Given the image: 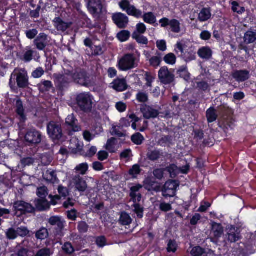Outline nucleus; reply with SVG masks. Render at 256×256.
Segmentation results:
<instances>
[{"label": "nucleus", "instance_id": "1", "mask_svg": "<svg viewBox=\"0 0 256 256\" xmlns=\"http://www.w3.org/2000/svg\"><path fill=\"white\" fill-rule=\"evenodd\" d=\"M76 101L82 110L85 112L91 110L92 106V98L88 93H82L78 94L76 98Z\"/></svg>", "mask_w": 256, "mask_h": 256}, {"label": "nucleus", "instance_id": "2", "mask_svg": "<svg viewBox=\"0 0 256 256\" xmlns=\"http://www.w3.org/2000/svg\"><path fill=\"white\" fill-rule=\"evenodd\" d=\"M16 78L17 84L20 88H24L28 85V77L26 70L24 69L15 70L12 74L11 78ZM12 79L10 80V84Z\"/></svg>", "mask_w": 256, "mask_h": 256}, {"label": "nucleus", "instance_id": "3", "mask_svg": "<svg viewBox=\"0 0 256 256\" xmlns=\"http://www.w3.org/2000/svg\"><path fill=\"white\" fill-rule=\"evenodd\" d=\"M179 186L176 180L167 181L161 190L162 196L166 198H172L176 195V188Z\"/></svg>", "mask_w": 256, "mask_h": 256}, {"label": "nucleus", "instance_id": "4", "mask_svg": "<svg viewBox=\"0 0 256 256\" xmlns=\"http://www.w3.org/2000/svg\"><path fill=\"white\" fill-rule=\"evenodd\" d=\"M158 76L160 82L165 85L173 84L175 80L174 74L170 72L166 66H163L160 68Z\"/></svg>", "mask_w": 256, "mask_h": 256}, {"label": "nucleus", "instance_id": "5", "mask_svg": "<svg viewBox=\"0 0 256 256\" xmlns=\"http://www.w3.org/2000/svg\"><path fill=\"white\" fill-rule=\"evenodd\" d=\"M136 58L134 54H127L118 62V66L122 70L126 71L135 67Z\"/></svg>", "mask_w": 256, "mask_h": 256}, {"label": "nucleus", "instance_id": "6", "mask_svg": "<svg viewBox=\"0 0 256 256\" xmlns=\"http://www.w3.org/2000/svg\"><path fill=\"white\" fill-rule=\"evenodd\" d=\"M24 140L30 144H37L42 141V134L36 129H28L24 136Z\"/></svg>", "mask_w": 256, "mask_h": 256}, {"label": "nucleus", "instance_id": "7", "mask_svg": "<svg viewBox=\"0 0 256 256\" xmlns=\"http://www.w3.org/2000/svg\"><path fill=\"white\" fill-rule=\"evenodd\" d=\"M160 23L162 28H167L169 26L168 30L172 32L178 34L180 32V24L176 19L170 20L168 18H164L160 20Z\"/></svg>", "mask_w": 256, "mask_h": 256}, {"label": "nucleus", "instance_id": "8", "mask_svg": "<svg viewBox=\"0 0 256 256\" xmlns=\"http://www.w3.org/2000/svg\"><path fill=\"white\" fill-rule=\"evenodd\" d=\"M13 208L16 214L18 215V216L26 212H32L34 211V208L31 204L23 201L15 202L14 204Z\"/></svg>", "mask_w": 256, "mask_h": 256}, {"label": "nucleus", "instance_id": "9", "mask_svg": "<svg viewBox=\"0 0 256 256\" xmlns=\"http://www.w3.org/2000/svg\"><path fill=\"white\" fill-rule=\"evenodd\" d=\"M48 136L52 140H59L62 136V130L60 125L54 122H50L47 126Z\"/></svg>", "mask_w": 256, "mask_h": 256}, {"label": "nucleus", "instance_id": "10", "mask_svg": "<svg viewBox=\"0 0 256 256\" xmlns=\"http://www.w3.org/2000/svg\"><path fill=\"white\" fill-rule=\"evenodd\" d=\"M140 111L143 115L144 118L150 120L157 118L160 112L158 110L154 108L152 106L146 104H142L140 106Z\"/></svg>", "mask_w": 256, "mask_h": 256}, {"label": "nucleus", "instance_id": "11", "mask_svg": "<svg viewBox=\"0 0 256 256\" xmlns=\"http://www.w3.org/2000/svg\"><path fill=\"white\" fill-rule=\"evenodd\" d=\"M88 8L94 17L98 18L102 12V6L100 0H89Z\"/></svg>", "mask_w": 256, "mask_h": 256}, {"label": "nucleus", "instance_id": "12", "mask_svg": "<svg viewBox=\"0 0 256 256\" xmlns=\"http://www.w3.org/2000/svg\"><path fill=\"white\" fill-rule=\"evenodd\" d=\"M71 184L80 192H84L88 188L86 181L80 175H76L72 178Z\"/></svg>", "mask_w": 256, "mask_h": 256}, {"label": "nucleus", "instance_id": "13", "mask_svg": "<svg viewBox=\"0 0 256 256\" xmlns=\"http://www.w3.org/2000/svg\"><path fill=\"white\" fill-rule=\"evenodd\" d=\"M113 21L119 28H124L127 26L129 20L126 14L118 12L113 14Z\"/></svg>", "mask_w": 256, "mask_h": 256}, {"label": "nucleus", "instance_id": "14", "mask_svg": "<svg viewBox=\"0 0 256 256\" xmlns=\"http://www.w3.org/2000/svg\"><path fill=\"white\" fill-rule=\"evenodd\" d=\"M231 76L238 82H242L248 80L250 78V72L246 70H234L232 72Z\"/></svg>", "mask_w": 256, "mask_h": 256}, {"label": "nucleus", "instance_id": "15", "mask_svg": "<svg viewBox=\"0 0 256 256\" xmlns=\"http://www.w3.org/2000/svg\"><path fill=\"white\" fill-rule=\"evenodd\" d=\"M48 42V36L44 33H40L34 41V45L40 50H43Z\"/></svg>", "mask_w": 256, "mask_h": 256}, {"label": "nucleus", "instance_id": "16", "mask_svg": "<svg viewBox=\"0 0 256 256\" xmlns=\"http://www.w3.org/2000/svg\"><path fill=\"white\" fill-rule=\"evenodd\" d=\"M224 233V228L220 224L214 222L212 226L210 235L212 242H216Z\"/></svg>", "mask_w": 256, "mask_h": 256}, {"label": "nucleus", "instance_id": "17", "mask_svg": "<svg viewBox=\"0 0 256 256\" xmlns=\"http://www.w3.org/2000/svg\"><path fill=\"white\" fill-rule=\"evenodd\" d=\"M54 28L60 32H64L70 28L72 22H66L60 18H56L53 20Z\"/></svg>", "mask_w": 256, "mask_h": 256}, {"label": "nucleus", "instance_id": "18", "mask_svg": "<svg viewBox=\"0 0 256 256\" xmlns=\"http://www.w3.org/2000/svg\"><path fill=\"white\" fill-rule=\"evenodd\" d=\"M226 235L228 240L230 242H234L240 239V232L235 227L230 226L226 230Z\"/></svg>", "mask_w": 256, "mask_h": 256}, {"label": "nucleus", "instance_id": "19", "mask_svg": "<svg viewBox=\"0 0 256 256\" xmlns=\"http://www.w3.org/2000/svg\"><path fill=\"white\" fill-rule=\"evenodd\" d=\"M83 146V142L76 138H72L70 142L69 148L73 153L77 154L80 152L82 150Z\"/></svg>", "mask_w": 256, "mask_h": 256}, {"label": "nucleus", "instance_id": "20", "mask_svg": "<svg viewBox=\"0 0 256 256\" xmlns=\"http://www.w3.org/2000/svg\"><path fill=\"white\" fill-rule=\"evenodd\" d=\"M66 124L74 132L80 130V126L78 124V120L73 114H70L67 116L66 119Z\"/></svg>", "mask_w": 256, "mask_h": 256}, {"label": "nucleus", "instance_id": "21", "mask_svg": "<svg viewBox=\"0 0 256 256\" xmlns=\"http://www.w3.org/2000/svg\"><path fill=\"white\" fill-rule=\"evenodd\" d=\"M142 188L140 184H136L130 188V196L134 203L138 202L141 200L142 196L139 190Z\"/></svg>", "mask_w": 256, "mask_h": 256}, {"label": "nucleus", "instance_id": "22", "mask_svg": "<svg viewBox=\"0 0 256 256\" xmlns=\"http://www.w3.org/2000/svg\"><path fill=\"white\" fill-rule=\"evenodd\" d=\"M212 51L208 46H204L200 48L198 52V54L201 58L205 60H210L212 56Z\"/></svg>", "mask_w": 256, "mask_h": 256}, {"label": "nucleus", "instance_id": "23", "mask_svg": "<svg viewBox=\"0 0 256 256\" xmlns=\"http://www.w3.org/2000/svg\"><path fill=\"white\" fill-rule=\"evenodd\" d=\"M212 10L210 8H202L198 14V20L200 22H205L210 19Z\"/></svg>", "mask_w": 256, "mask_h": 256}, {"label": "nucleus", "instance_id": "24", "mask_svg": "<svg viewBox=\"0 0 256 256\" xmlns=\"http://www.w3.org/2000/svg\"><path fill=\"white\" fill-rule=\"evenodd\" d=\"M36 51L32 50L30 47H26L24 51L22 60L25 62H30L32 60L33 56H36L38 58H40Z\"/></svg>", "mask_w": 256, "mask_h": 256}, {"label": "nucleus", "instance_id": "25", "mask_svg": "<svg viewBox=\"0 0 256 256\" xmlns=\"http://www.w3.org/2000/svg\"><path fill=\"white\" fill-rule=\"evenodd\" d=\"M128 88L126 80L124 78H118L113 82V88L118 92H122Z\"/></svg>", "mask_w": 256, "mask_h": 256}, {"label": "nucleus", "instance_id": "26", "mask_svg": "<svg viewBox=\"0 0 256 256\" xmlns=\"http://www.w3.org/2000/svg\"><path fill=\"white\" fill-rule=\"evenodd\" d=\"M48 222L52 226H56L60 230L63 228L64 222L60 217L52 216L50 218ZM58 234L60 235V236H62L64 233L62 231H60Z\"/></svg>", "mask_w": 256, "mask_h": 256}, {"label": "nucleus", "instance_id": "27", "mask_svg": "<svg viewBox=\"0 0 256 256\" xmlns=\"http://www.w3.org/2000/svg\"><path fill=\"white\" fill-rule=\"evenodd\" d=\"M16 111L21 122H24L26 120V116L21 100H17L16 104Z\"/></svg>", "mask_w": 256, "mask_h": 256}, {"label": "nucleus", "instance_id": "28", "mask_svg": "<svg viewBox=\"0 0 256 256\" xmlns=\"http://www.w3.org/2000/svg\"><path fill=\"white\" fill-rule=\"evenodd\" d=\"M43 178L47 182L53 184L58 182V179L56 176L55 172L50 170H47L44 172Z\"/></svg>", "mask_w": 256, "mask_h": 256}, {"label": "nucleus", "instance_id": "29", "mask_svg": "<svg viewBox=\"0 0 256 256\" xmlns=\"http://www.w3.org/2000/svg\"><path fill=\"white\" fill-rule=\"evenodd\" d=\"M162 156L163 153L158 150H149L146 154L147 158L152 161L157 160Z\"/></svg>", "mask_w": 256, "mask_h": 256}, {"label": "nucleus", "instance_id": "30", "mask_svg": "<svg viewBox=\"0 0 256 256\" xmlns=\"http://www.w3.org/2000/svg\"><path fill=\"white\" fill-rule=\"evenodd\" d=\"M36 206L38 210L43 211L50 208V204L46 199H38L36 201Z\"/></svg>", "mask_w": 256, "mask_h": 256}, {"label": "nucleus", "instance_id": "31", "mask_svg": "<svg viewBox=\"0 0 256 256\" xmlns=\"http://www.w3.org/2000/svg\"><path fill=\"white\" fill-rule=\"evenodd\" d=\"M206 117L208 123H212L216 120L218 114L216 110L213 107H210L206 110Z\"/></svg>", "mask_w": 256, "mask_h": 256}, {"label": "nucleus", "instance_id": "32", "mask_svg": "<svg viewBox=\"0 0 256 256\" xmlns=\"http://www.w3.org/2000/svg\"><path fill=\"white\" fill-rule=\"evenodd\" d=\"M22 245L26 248H20L17 252L18 256H27L29 251L28 248L30 246V242L28 240H24L22 242Z\"/></svg>", "mask_w": 256, "mask_h": 256}, {"label": "nucleus", "instance_id": "33", "mask_svg": "<svg viewBox=\"0 0 256 256\" xmlns=\"http://www.w3.org/2000/svg\"><path fill=\"white\" fill-rule=\"evenodd\" d=\"M244 42L246 44H250L256 40V33L252 31L246 32L244 37Z\"/></svg>", "mask_w": 256, "mask_h": 256}, {"label": "nucleus", "instance_id": "34", "mask_svg": "<svg viewBox=\"0 0 256 256\" xmlns=\"http://www.w3.org/2000/svg\"><path fill=\"white\" fill-rule=\"evenodd\" d=\"M132 219L126 212H122L120 214L119 220L120 223L123 226H128L132 223Z\"/></svg>", "mask_w": 256, "mask_h": 256}, {"label": "nucleus", "instance_id": "35", "mask_svg": "<svg viewBox=\"0 0 256 256\" xmlns=\"http://www.w3.org/2000/svg\"><path fill=\"white\" fill-rule=\"evenodd\" d=\"M126 13L129 16H132L136 18H140L142 16V12L136 8L132 5L128 8L126 10Z\"/></svg>", "mask_w": 256, "mask_h": 256}, {"label": "nucleus", "instance_id": "36", "mask_svg": "<svg viewBox=\"0 0 256 256\" xmlns=\"http://www.w3.org/2000/svg\"><path fill=\"white\" fill-rule=\"evenodd\" d=\"M130 33L129 31L123 30L120 32L116 34V38L121 42H124L128 40L130 38Z\"/></svg>", "mask_w": 256, "mask_h": 256}, {"label": "nucleus", "instance_id": "37", "mask_svg": "<svg viewBox=\"0 0 256 256\" xmlns=\"http://www.w3.org/2000/svg\"><path fill=\"white\" fill-rule=\"evenodd\" d=\"M52 84L50 81L44 80L42 81L38 84V88L40 92H44L48 91L52 88Z\"/></svg>", "mask_w": 256, "mask_h": 256}, {"label": "nucleus", "instance_id": "38", "mask_svg": "<svg viewBox=\"0 0 256 256\" xmlns=\"http://www.w3.org/2000/svg\"><path fill=\"white\" fill-rule=\"evenodd\" d=\"M144 22L150 24H154L156 22V18L152 12L146 13L142 16Z\"/></svg>", "mask_w": 256, "mask_h": 256}, {"label": "nucleus", "instance_id": "39", "mask_svg": "<svg viewBox=\"0 0 256 256\" xmlns=\"http://www.w3.org/2000/svg\"><path fill=\"white\" fill-rule=\"evenodd\" d=\"M132 36L138 44H147L148 43V40L146 37L138 34L136 32H134L132 34Z\"/></svg>", "mask_w": 256, "mask_h": 256}, {"label": "nucleus", "instance_id": "40", "mask_svg": "<svg viewBox=\"0 0 256 256\" xmlns=\"http://www.w3.org/2000/svg\"><path fill=\"white\" fill-rule=\"evenodd\" d=\"M48 236V230L44 228H40L36 233V237L39 240H44Z\"/></svg>", "mask_w": 256, "mask_h": 256}, {"label": "nucleus", "instance_id": "41", "mask_svg": "<svg viewBox=\"0 0 256 256\" xmlns=\"http://www.w3.org/2000/svg\"><path fill=\"white\" fill-rule=\"evenodd\" d=\"M131 140L134 144L137 145H140L144 140V138L142 134L138 132L132 136Z\"/></svg>", "mask_w": 256, "mask_h": 256}, {"label": "nucleus", "instance_id": "42", "mask_svg": "<svg viewBox=\"0 0 256 256\" xmlns=\"http://www.w3.org/2000/svg\"><path fill=\"white\" fill-rule=\"evenodd\" d=\"M88 166L86 163H82L77 166L75 170L81 174L84 175L88 170Z\"/></svg>", "mask_w": 256, "mask_h": 256}, {"label": "nucleus", "instance_id": "43", "mask_svg": "<svg viewBox=\"0 0 256 256\" xmlns=\"http://www.w3.org/2000/svg\"><path fill=\"white\" fill-rule=\"evenodd\" d=\"M164 60L168 64H174L176 62V56L174 54L169 53L165 56Z\"/></svg>", "mask_w": 256, "mask_h": 256}, {"label": "nucleus", "instance_id": "44", "mask_svg": "<svg viewBox=\"0 0 256 256\" xmlns=\"http://www.w3.org/2000/svg\"><path fill=\"white\" fill-rule=\"evenodd\" d=\"M149 60L150 65L156 67L160 65L162 62V58L160 54H158V56L151 58Z\"/></svg>", "mask_w": 256, "mask_h": 256}, {"label": "nucleus", "instance_id": "45", "mask_svg": "<svg viewBox=\"0 0 256 256\" xmlns=\"http://www.w3.org/2000/svg\"><path fill=\"white\" fill-rule=\"evenodd\" d=\"M62 250L67 254H72L74 251L71 243L67 242H66L62 247Z\"/></svg>", "mask_w": 256, "mask_h": 256}, {"label": "nucleus", "instance_id": "46", "mask_svg": "<svg viewBox=\"0 0 256 256\" xmlns=\"http://www.w3.org/2000/svg\"><path fill=\"white\" fill-rule=\"evenodd\" d=\"M178 76L186 80H188L190 78V74L188 70L185 68H181L178 71Z\"/></svg>", "mask_w": 256, "mask_h": 256}, {"label": "nucleus", "instance_id": "47", "mask_svg": "<svg viewBox=\"0 0 256 256\" xmlns=\"http://www.w3.org/2000/svg\"><path fill=\"white\" fill-rule=\"evenodd\" d=\"M204 252V249L199 246H198L194 248L192 250L190 254L192 256H202Z\"/></svg>", "mask_w": 256, "mask_h": 256}, {"label": "nucleus", "instance_id": "48", "mask_svg": "<svg viewBox=\"0 0 256 256\" xmlns=\"http://www.w3.org/2000/svg\"><path fill=\"white\" fill-rule=\"evenodd\" d=\"M132 156V150L130 149H126L122 152L120 154L121 159H126L128 160Z\"/></svg>", "mask_w": 256, "mask_h": 256}, {"label": "nucleus", "instance_id": "49", "mask_svg": "<svg viewBox=\"0 0 256 256\" xmlns=\"http://www.w3.org/2000/svg\"><path fill=\"white\" fill-rule=\"evenodd\" d=\"M136 100L139 102H146L148 100V95L145 92H139L136 94Z\"/></svg>", "mask_w": 256, "mask_h": 256}, {"label": "nucleus", "instance_id": "50", "mask_svg": "<svg viewBox=\"0 0 256 256\" xmlns=\"http://www.w3.org/2000/svg\"><path fill=\"white\" fill-rule=\"evenodd\" d=\"M6 235L8 239L14 240L18 236L17 230L12 228H10L8 230Z\"/></svg>", "mask_w": 256, "mask_h": 256}, {"label": "nucleus", "instance_id": "51", "mask_svg": "<svg viewBox=\"0 0 256 256\" xmlns=\"http://www.w3.org/2000/svg\"><path fill=\"white\" fill-rule=\"evenodd\" d=\"M48 190L46 186H42L38 188L37 195L42 198H44L48 195Z\"/></svg>", "mask_w": 256, "mask_h": 256}, {"label": "nucleus", "instance_id": "52", "mask_svg": "<svg viewBox=\"0 0 256 256\" xmlns=\"http://www.w3.org/2000/svg\"><path fill=\"white\" fill-rule=\"evenodd\" d=\"M141 171L140 166L138 164L134 165L130 169L128 173L130 175L134 176L138 174Z\"/></svg>", "mask_w": 256, "mask_h": 256}, {"label": "nucleus", "instance_id": "53", "mask_svg": "<svg viewBox=\"0 0 256 256\" xmlns=\"http://www.w3.org/2000/svg\"><path fill=\"white\" fill-rule=\"evenodd\" d=\"M159 208L162 212H167L172 209V206L171 204L162 202L160 204Z\"/></svg>", "mask_w": 256, "mask_h": 256}, {"label": "nucleus", "instance_id": "54", "mask_svg": "<svg viewBox=\"0 0 256 256\" xmlns=\"http://www.w3.org/2000/svg\"><path fill=\"white\" fill-rule=\"evenodd\" d=\"M134 211L138 217L142 218L143 216V208L138 204L134 203L133 205Z\"/></svg>", "mask_w": 256, "mask_h": 256}, {"label": "nucleus", "instance_id": "55", "mask_svg": "<svg viewBox=\"0 0 256 256\" xmlns=\"http://www.w3.org/2000/svg\"><path fill=\"white\" fill-rule=\"evenodd\" d=\"M52 254L50 248H44L38 252L35 256H50Z\"/></svg>", "mask_w": 256, "mask_h": 256}, {"label": "nucleus", "instance_id": "56", "mask_svg": "<svg viewBox=\"0 0 256 256\" xmlns=\"http://www.w3.org/2000/svg\"><path fill=\"white\" fill-rule=\"evenodd\" d=\"M177 248L176 242L174 240H170L168 244L167 250L168 252H174Z\"/></svg>", "mask_w": 256, "mask_h": 256}, {"label": "nucleus", "instance_id": "57", "mask_svg": "<svg viewBox=\"0 0 256 256\" xmlns=\"http://www.w3.org/2000/svg\"><path fill=\"white\" fill-rule=\"evenodd\" d=\"M118 6L122 10L126 12L128 8L131 6V4L128 0H120V1L118 2Z\"/></svg>", "mask_w": 256, "mask_h": 256}, {"label": "nucleus", "instance_id": "58", "mask_svg": "<svg viewBox=\"0 0 256 256\" xmlns=\"http://www.w3.org/2000/svg\"><path fill=\"white\" fill-rule=\"evenodd\" d=\"M18 236H27L29 233V230L28 229L24 226H21L20 228H18L16 229Z\"/></svg>", "mask_w": 256, "mask_h": 256}, {"label": "nucleus", "instance_id": "59", "mask_svg": "<svg viewBox=\"0 0 256 256\" xmlns=\"http://www.w3.org/2000/svg\"><path fill=\"white\" fill-rule=\"evenodd\" d=\"M232 10L238 14H242L244 11V8L239 6L236 2H232Z\"/></svg>", "mask_w": 256, "mask_h": 256}, {"label": "nucleus", "instance_id": "60", "mask_svg": "<svg viewBox=\"0 0 256 256\" xmlns=\"http://www.w3.org/2000/svg\"><path fill=\"white\" fill-rule=\"evenodd\" d=\"M154 176L158 180H162L164 177V170L162 168H157L153 172Z\"/></svg>", "mask_w": 256, "mask_h": 256}, {"label": "nucleus", "instance_id": "61", "mask_svg": "<svg viewBox=\"0 0 256 256\" xmlns=\"http://www.w3.org/2000/svg\"><path fill=\"white\" fill-rule=\"evenodd\" d=\"M136 31L138 34H144L146 30V26L143 23H138L136 26Z\"/></svg>", "mask_w": 256, "mask_h": 256}, {"label": "nucleus", "instance_id": "62", "mask_svg": "<svg viewBox=\"0 0 256 256\" xmlns=\"http://www.w3.org/2000/svg\"><path fill=\"white\" fill-rule=\"evenodd\" d=\"M197 86L200 90L206 91L209 88V84L208 82L202 80L197 82Z\"/></svg>", "mask_w": 256, "mask_h": 256}, {"label": "nucleus", "instance_id": "63", "mask_svg": "<svg viewBox=\"0 0 256 256\" xmlns=\"http://www.w3.org/2000/svg\"><path fill=\"white\" fill-rule=\"evenodd\" d=\"M88 226L86 222H80L78 223V228L82 233L86 232L88 230Z\"/></svg>", "mask_w": 256, "mask_h": 256}, {"label": "nucleus", "instance_id": "64", "mask_svg": "<svg viewBox=\"0 0 256 256\" xmlns=\"http://www.w3.org/2000/svg\"><path fill=\"white\" fill-rule=\"evenodd\" d=\"M44 74V70L42 68L40 67L36 68L33 72L32 73V76L34 78H40Z\"/></svg>", "mask_w": 256, "mask_h": 256}]
</instances>
